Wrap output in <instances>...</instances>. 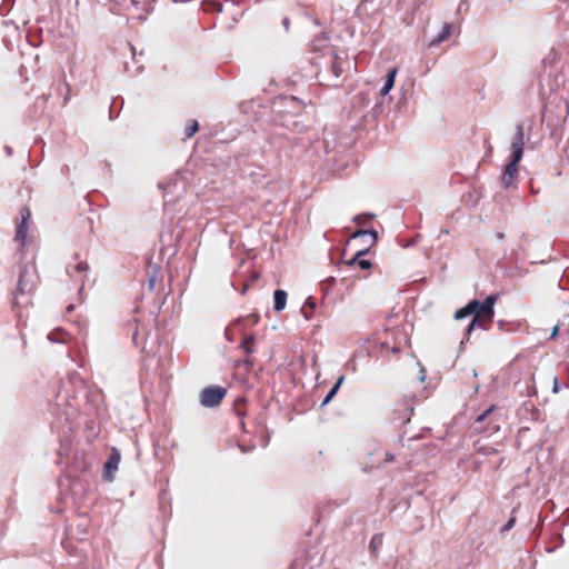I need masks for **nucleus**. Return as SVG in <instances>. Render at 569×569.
<instances>
[{
    "label": "nucleus",
    "mask_w": 569,
    "mask_h": 569,
    "mask_svg": "<svg viewBox=\"0 0 569 569\" xmlns=\"http://www.w3.org/2000/svg\"><path fill=\"white\" fill-rule=\"evenodd\" d=\"M67 273H69L70 276L72 274L70 268L67 269Z\"/></svg>",
    "instance_id": "obj_42"
},
{
    "label": "nucleus",
    "mask_w": 569,
    "mask_h": 569,
    "mask_svg": "<svg viewBox=\"0 0 569 569\" xmlns=\"http://www.w3.org/2000/svg\"><path fill=\"white\" fill-rule=\"evenodd\" d=\"M429 0H412L411 3V14L413 16L416 11H418L422 6H426Z\"/></svg>",
    "instance_id": "obj_26"
},
{
    "label": "nucleus",
    "mask_w": 569,
    "mask_h": 569,
    "mask_svg": "<svg viewBox=\"0 0 569 569\" xmlns=\"http://www.w3.org/2000/svg\"><path fill=\"white\" fill-rule=\"evenodd\" d=\"M73 309H74V306L73 305H69L68 308H67V311L71 312Z\"/></svg>",
    "instance_id": "obj_39"
},
{
    "label": "nucleus",
    "mask_w": 569,
    "mask_h": 569,
    "mask_svg": "<svg viewBox=\"0 0 569 569\" xmlns=\"http://www.w3.org/2000/svg\"><path fill=\"white\" fill-rule=\"evenodd\" d=\"M366 252L367 250L358 251L357 254L350 261H348V264H357L361 270L370 269L372 263L369 260L361 258V256H363Z\"/></svg>",
    "instance_id": "obj_16"
},
{
    "label": "nucleus",
    "mask_w": 569,
    "mask_h": 569,
    "mask_svg": "<svg viewBox=\"0 0 569 569\" xmlns=\"http://www.w3.org/2000/svg\"><path fill=\"white\" fill-rule=\"evenodd\" d=\"M253 342H254V336L250 335V336H247L243 340H242V343H241V347L242 349L244 350L246 353H252L253 352Z\"/></svg>",
    "instance_id": "obj_24"
},
{
    "label": "nucleus",
    "mask_w": 569,
    "mask_h": 569,
    "mask_svg": "<svg viewBox=\"0 0 569 569\" xmlns=\"http://www.w3.org/2000/svg\"><path fill=\"white\" fill-rule=\"evenodd\" d=\"M120 460H121L120 451L116 447H112L110 456L103 466V478L107 481H112L114 479V475L118 470Z\"/></svg>",
    "instance_id": "obj_7"
},
{
    "label": "nucleus",
    "mask_w": 569,
    "mask_h": 569,
    "mask_svg": "<svg viewBox=\"0 0 569 569\" xmlns=\"http://www.w3.org/2000/svg\"><path fill=\"white\" fill-rule=\"evenodd\" d=\"M382 543H383V536H382V533H376L371 538L369 547H370V549H371V551L373 553H377L378 550L381 548Z\"/></svg>",
    "instance_id": "obj_21"
},
{
    "label": "nucleus",
    "mask_w": 569,
    "mask_h": 569,
    "mask_svg": "<svg viewBox=\"0 0 569 569\" xmlns=\"http://www.w3.org/2000/svg\"><path fill=\"white\" fill-rule=\"evenodd\" d=\"M68 382L76 389L82 390L84 388V379L76 371L68 375Z\"/></svg>",
    "instance_id": "obj_18"
},
{
    "label": "nucleus",
    "mask_w": 569,
    "mask_h": 569,
    "mask_svg": "<svg viewBox=\"0 0 569 569\" xmlns=\"http://www.w3.org/2000/svg\"><path fill=\"white\" fill-rule=\"evenodd\" d=\"M282 24L286 28V30H288L289 29V19L284 18L283 21H282Z\"/></svg>",
    "instance_id": "obj_36"
},
{
    "label": "nucleus",
    "mask_w": 569,
    "mask_h": 569,
    "mask_svg": "<svg viewBox=\"0 0 569 569\" xmlns=\"http://www.w3.org/2000/svg\"><path fill=\"white\" fill-rule=\"evenodd\" d=\"M520 162V159L510 158V161L505 168V171L501 176V187L503 189L510 188L518 176V163Z\"/></svg>",
    "instance_id": "obj_9"
},
{
    "label": "nucleus",
    "mask_w": 569,
    "mask_h": 569,
    "mask_svg": "<svg viewBox=\"0 0 569 569\" xmlns=\"http://www.w3.org/2000/svg\"><path fill=\"white\" fill-rule=\"evenodd\" d=\"M392 459H393V457L391 455L387 453V460L391 461Z\"/></svg>",
    "instance_id": "obj_41"
},
{
    "label": "nucleus",
    "mask_w": 569,
    "mask_h": 569,
    "mask_svg": "<svg viewBox=\"0 0 569 569\" xmlns=\"http://www.w3.org/2000/svg\"><path fill=\"white\" fill-rule=\"evenodd\" d=\"M37 269L33 263L20 267L16 290L12 292V307L21 308L31 303V297L37 282Z\"/></svg>",
    "instance_id": "obj_2"
},
{
    "label": "nucleus",
    "mask_w": 569,
    "mask_h": 569,
    "mask_svg": "<svg viewBox=\"0 0 569 569\" xmlns=\"http://www.w3.org/2000/svg\"><path fill=\"white\" fill-rule=\"evenodd\" d=\"M413 409V400L411 398L402 397L397 400L392 410V422L399 423L400 426L407 425L410 422Z\"/></svg>",
    "instance_id": "obj_4"
},
{
    "label": "nucleus",
    "mask_w": 569,
    "mask_h": 569,
    "mask_svg": "<svg viewBox=\"0 0 569 569\" xmlns=\"http://www.w3.org/2000/svg\"><path fill=\"white\" fill-rule=\"evenodd\" d=\"M497 301V295H489L485 301L480 302L477 299L470 300L465 307L458 309L455 313L456 320L465 319L469 316H473L479 308L486 316H495V303Z\"/></svg>",
    "instance_id": "obj_3"
},
{
    "label": "nucleus",
    "mask_w": 569,
    "mask_h": 569,
    "mask_svg": "<svg viewBox=\"0 0 569 569\" xmlns=\"http://www.w3.org/2000/svg\"><path fill=\"white\" fill-rule=\"evenodd\" d=\"M560 391V385L557 378H553L552 392L558 393Z\"/></svg>",
    "instance_id": "obj_32"
},
{
    "label": "nucleus",
    "mask_w": 569,
    "mask_h": 569,
    "mask_svg": "<svg viewBox=\"0 0 569 569\" xmlns=\"http://www.w3.org/2000/svg\"><path fill=\"white\" fill-rule=\"evenodd\" d=\"M312 53L310 62L317 70L319 82L337 87L340 77L351 66L347 54L343 51L337 52L333 47L328 44V39L325 36L315 38Z\"/></svg>",
    "instance_id": "obj_1"
},
{
    "label": "nucleus",
    "mask_w": 569,
    "mask_h": 569,
    "mask_svg": "<svg viewBox=\"0 0 569 569\" xmlns=\"http://www.w3.org/2000/svg\"><path fill=\"white\" fill-rule=\"evenodd\" d=\"M369 234L371 238H372V243H375L378 239V233L375 229H369V230H363V229H360V230H357L355 233H353V238H358V237H361V236H367Z\"/></svg>",
    "instance_id": "obj_25"
},
{
    "label": "nucleus",
    "mask_w": 569,
    "mask_h": 569,
    "mask_svg": "<svg viewBox=\"0 0 569 569\" xmlns=\"http://www.w3.org/2000/svg\"><path fill=\"white\" fill-rule=\"evenodd\" d=\"M156 282H157V277L154 274L150 276L149 279H148L149 290H153L154 289Z\"/></svg>",
    "instance_id": "obj_31"
},
{
    "label": "nucleus",
    "mask_w": 569,
    "mask_h": 569,
    "mask_svg": "<svg viewBox=\"0 0 569 569\" xmlns=\"http://www.w3.org/2000/svg\"><path fill=\"white\" fill-rule=\"evenodd\" d=\"M287 305V292L281 289H277L273 293V309L276 311H281L286 308Z\"/></svg>",
    "instance_id": "obj_15"
},
{
    "label": "nucleus",
    "mask_w": 569,
    "mask_h": 569,
    "mask_svg": "<svg viewBox=\"0 0 569 569\" xmlns=\"http://www.w3.org/2000/svg\"><path fill=\"white\" fill-rule=\"evenodd\" d=\"M363 217H366V218H368V219H372V218H375V214H372V213L358 214V216H355V217H353V221H355L356 223H359V224H360V223H362V218H363Z\"/></svg>",
    "instance_id": "obj_29"
},
{
    "label": "nucleus",
    "mask_w": 569,
    "mask_h": 569,
    "mask_svg": "<svg viewBox=\"0 0 569 569\" xmlns=\"http://www.w3.org/2000/svg\"><path fill=\"white\" fill-rule=\"evenodd\" d=\"M316 308V302L313 301L312 297H309L303 307L301 308V313L303 315L306 320L311 319V313H307V309L313 311Z\"/></svg>",
    "instance_id": "obj_22"
},
{
    "label": "nucleus",
    "mask_w": 569,
    "mask_h": 569,
    "mask_svg": "<svg viewBox=\"0 0 569 569\" xmlns=\"http://www.w3.org/2000/svg\"><path fill=\"white\" fill-rule=\"evenodd\" d=\"M451 30H452V26L449 23V22H445L442 24V30L441 32L435 38L432 39L430 42H429V47L432 48V47H437L439 46L441 42L446 41L450 33H451Z\"/></svg>",
    "instance_id": "obj_14"
},
{
    "label": "nucleus",
    "mask_w": 569,
    "mask_h": 569,
    "mask_svg": "<svg viewBox=\"0 0 569 569\" xmlns=\"http://www.w3.org/2000/svg\"><path fill=\"white\" fill-rule=\"evenodd\" d=\"M199 129V124L197 120H190L186 126V134L184 139L191 138Z\"/></svg>",
    "instance_id": "obj_23"
},
{
    "label": "nucleus",
    "mask_w": 569,
    "mask_h": 569,
    "mask_svg": "<svg viewBox=\"0 0 569 569\" xmlns=\"http://www.w3.org/2000/svg\"><path fill=\"white\" fill-rule=\"evenodd\" d=\"M492 319H493V316H486L485 313H482L481 308H479L477 310V312L472 316L471 321L469 322V325L467 326V328L465 330V338L469 339L471 332L475 329L487 330L488 329L487 325L491 323Z\"/></svg>",
    "instance_id": "obj_6"
},
{
    "label": "nucleus",
    "mask_w": 569,
    "mask_h": 569,
    "mask_svg": "<svg viewBox=\"0 0 569 569\" xmlns=\"http://www.w3.org/2000/svg\"><path fill=\"white\" fill-rule=\"evenodd\" d=\"M496 239H497L498 241H502V240L505 239V233H503V232H497V233H496Z\"/></svg>",
    "instance_id": "obj_35"
},
{
    "label": "nucleus",
    "mask_w": 569,
    "mask_h": 569,
    "mask_svg": "<svg viewBox=\"0 0 569 569\" xmlns=\"http://www.w3.org/2000/svg\"><path fill=\"white\" fill-rule=\"evenodd\" d=\"M132 340H133L134 345H138V332L133 333Z\"/></svg>",
    "instance_id": "obj_37"
},
{
    "label": "nucleus",
    "mask_w": 569,
    "mask_h": 569,
    "mask_svg": "<svg viewBox=\"0 0 569 569\" xmlns=\"http://www.w3.org/2000/svg\"><path fill=\"white\" fill-rule=\"evenodd\" d=\"M226 395V388L220 386H209L201 391L200 403L206 408H213L222 401Z\"/></svg>",
    "instance_id": "obj_5"
},
{
    "label": "nucleus",
    "mask_w": 569,
    "mask_h": 569,
    "mask_svg": "<svg viewBox=\"0 0 569 569\" xmlns=\"http://www.w3.org/2000/svg\"><path fill=\"white\" fill-rule=\"evenodd\" d=\"M176 186H177V182H176V181H174V182L169 181V182H167V183H160V184H159V187H160L161 189H163V191H164V197H168V194L170 193V189H171L172 187H176Z\"/></svg>",
    "instance_id": "obj_27"
},
{
    "label": "nucleus",
    "mask_w": 569,
    "mask_h": 569,
    "mask_svg": "<svg viewBox=\"0 0 569 569\" xmlns=\"http://www.w3.org/2000/svg\"><path fill=\"white\" fill-rule=\"evenodd\" d=\"M563 516L566 517V521H569V508L565 510Z\"/></svg>",
    "instance_id": "obj_38"
},
{
    "label": "nucleus",
    "mask_w": 569,
    "mask_h": 569,
    "mask_svg": "<svg viewBox=\"0 0 569 569\" xmlns=\"http://www.w3.org/2000/svg\"><path fill=\"white\" fill-rule=\"evenodd\" d=\"M67 337H68V333L64 330H62L61 328H58V329L51 331L50 333H48V339L51 342H56V343H64L67 341Z\"/></svg>",
    "instance_id": "obj_19"
},
{
    "label": "nucleus",
    "mask_w": 569,
    "mask_h": 569,
    "mask_svg": "<svg viewBox=\"0 0 569 569\" xmlns=\"http://www.w3.org/2000/svg\"><path fill=\"white\" fill-rule=\"evenodd\" d=\"M523 144H525V130L523 123H518L516 126V133L511 141V154L510 158L522 159L523 154Z\"/></svg>",
    "instance_id": "obj_8"
},
{
    "label": "nucleus",
    "mask_w": 569,
    "mask_h": 569,
    "mask_svg": "<svg viewBox=\"0 0 569 569\" xmlns=\"http://www.w3.org/2000/svg\"><path fill=\"white\" fill-rule=\"evenodd\" d=\"M4 152L7 153L8 157H11L13 154V150L9 146L4 147Z\"/></svg>",
    "instance_id": "obj_34"
},
{
    "label": "nucleus",
    "mask_w": 569,
    "mask_h": 569,
    "mask_svg": "<svg viewBox=\"0 0 569 569\" xmlns=\"http://www.w3.org/2000/svg\"><path fill=\"white\" fill-rule=\"evenodd\" d=\"M98 1L106 6H110L112 11L129 8L128 0H98Z\"/></svg>",
    "instance_id": "obj_20"
},
{
    "label": "nucleus",
    "mask_w": 569,
    "mask_h": 569,
    "mask_svg": "<svg viewBox=\"0 0 569 569\" xmlns=\"http://www.w3.org/2000/svg\"><path fill=\"white\" fill-rule=\"evenodd\" d=\"M515 522H516V518L515 517H511L507 522L506 525L501 528V531H509L513 526H515Z\"/></svg>",
    "instance_id": "obj_30"
},
{
    "label": "nucleus",
    "mask_w": 569,
    "mask_h": 569,
    "mask_svg": "<svg viewBox=\"0 0 569 569\" xmlns=\"http://www.w3.org/2000/svg\"><path fill=\"white\" fill-rule=\"evenodd\" d=\"M21 222L19 223L16 232V240L20 241L22 246L26 244L27 237V221L31 216L30 210L27 207H23L20 211Z\"/></svg>",
    "instance_id": "obj_12"
},
{
    "label": "nucleus",
    "mask_w": 569,
    "mask_h": 569,
    "mask_svg": "<svg viewBox=\"0 0 569 569\" xmlns=\"http://www.w3.org/2000/svg\"><path fill=\"white\" fill-rule=\"evenodd\" d=\"M343 381H345V376L342 375L337 379L336 383L332 386V388L329 390V392L322 400L321 407L327 406L332 400V398L337 395V392L340 389Z\"/></svg>",
    "instance_id": "obj_17"
},
{
    "label": "nucleus",
    "mask_w": 569,
    "mask_h": 569,
    "mask_svg": "<svg viewBox=\"0 0 569 569\" xmlns=\"http://www.w3.org/2000/svg\"><path fill=\"white\" fill-rule=\"evenodd\" d=\"M156 0H128L129 8L127 10L134 11L138 19L144 20L146 13L152 10V3Z\"/></svg>",
    "instance_id": "obj_10"
},
{
    "label": "nucleus",
    "mask_w": 569,
    "mask_h": 569,
    "mask_svg": "<svg viewBox=\"0 0 569 569\" xmlns=\"http://www.w3.org/2000/svg\"><path fill=\"white\" fill-rule=\"evenodd\" d=\"M397 72H398L397 68H392L386 74L383 86L380 89V94L382 97L387 96L390 92V90L393 88Z\"/></svg>",
    "instance_id": "obj_13"
},
{
    "label": "nucleus",
    "mask_w": 569,
    "mask_h": 569,
    "mask_svg": "<svg viewBox=\"0 0 569 569\" xmlns=\"http://www.w3.org/2000/svg\"><path fill=\"white\" fill-rule=\"evenodd\" d=\"M496 410V406H490L487 410H485L481 415H479L475 421L473 429L478 432L489 431L490 433H495L499 431V425L489 422L487 428H483L481 423Z\"/></svg>",
    "instance_id": "obj_11"
},
{
    "label": "nucleus",
    "mask_w": 569,
    "mask_h": 569,
    "mask_svg": "<svg viewBox=\"0 0 569 569\" xmlns=\"http://www.w3.org/2000/svg\"><path fill=\"white\" fill-rule=\"evenodd\" d=\"M74 271L77 272H86L89 269V266L87 262L80 261L73 267Z\"/></svg>",
    "instance_id": "obj_28"
},
{
    "label": "nucleus",
    "mask_w": 569,
    "mask_h": 569,
    "mask_svg": "<svg viewBox=\"0 0 569 569\" xmlns=\"http://www.w3.org/2000/svg\"><path fill=\"white\" fill-rule=\"evenodd\" d=\"M240 449L242 452H247L249 450L248 448H244L243 446H240Z\"/></svg>",
    "instance_id": "obj_40"
},
{
    "label": "nucleus",
    "mask_w": 569,
    "mask_h": 569,
    "mask_svg": "<svg viewBox=\"0 0 569 569\" xmlns=\"http://www.w3.org/2000/svg\"><path fill=\"white\" fill-rule=\"evenodd\" d=\"M558 332H559V326H555L550 333V339H555L557 337Z\"/></svg>",
    "instance_id": "obj_33"
}]
</instances>
